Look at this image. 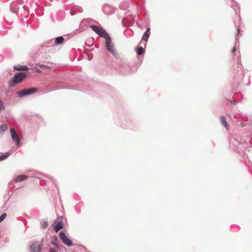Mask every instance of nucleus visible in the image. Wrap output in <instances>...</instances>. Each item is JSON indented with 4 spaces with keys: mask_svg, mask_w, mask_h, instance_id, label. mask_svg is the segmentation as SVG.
Returning <instances> with one entry per match:
<instances>
[{
    "mask_svg": "<svg viewBox=\"0 0 252 252\" xmlns=\"http://www.w3.org/2000/svg\"><path fill=\"white\" fill-rule=\"evenodd\" d=\"M27 74L25 72H16L11 80L9 81L8 85L10 87H13L16 84L21 82L26 78Z\"/></svg>",
    "mask_w": 252,
    "mask_h": 252,
    "instance_id": "nucleus-1",
    "label": "nucleus"
},
{
    "mask_svg": "<svg viewBox=\"0 0 252 252\" xmlns=\"http://www.w3.org/2000/svg\"><path fill=\"white\" fill-rule=\"evenodd\" d=\"M90 27L99 36L103 37L105 40L110 37L108 33L102 28L95 25H92Z\"/></svg>",
    "mask_w": 252,
    "mask_h": 252,
    "instance_id": "nucleus-2",
    "label": "nucleus"
},
{
    "mask_svg": "<svg viewBox=\"0 0 252 252\" xmlns=\"http://www.w3.org/2000/svg\"><path fill=\"white\" fill-rule=\"evenodd\" d=\"M106 47L107 50L110 52L116 58H119V55L115 49L114 46L112 43L110 37L105 40Z\"/></svg>",
    "mask_w": 252,
    "mask_h": 252,
    "instance_id": "nucleus-3",
    "label": "nucleus"
},
{
    "mask_svg": "<svg viewBox=\"0 0 252 252\" xmlns=\"http://www.w3.org/2000/svg\"><path fill=\"white\" fill-rule=\"evenodd\" d=\"M37 92V89L32 88L30 89H24L21 91L17 92V95L19 97L21 98L23 96L31 95Z\"/></svg>",
    "mask_w": 252,
    "mask_h": 252,
    "instance_id": "nucleus-4",
    "label": "nucleus"
},
{
    "mask_svg": "<svg viewBox=\"0 0 252 252\" xmlns=\"http://www.w3.org/2000/svg\"><path fill=\"white\" fill-rule=\"evenodd\" d=\"M59 237L63 243L68 247L71 246L72 245V241L68 239L65 233L63 231H61L59 233Z\"/></svg>",
    "mask_w": 252,
    "mask_h": 252,
    "instance_id": "nucleus-5",
    "label": "nucleus"
},
{
    "mask_svg": "<svg viewBox=\"0 0 252 252\" xmlns=\"http://www.w3.org/2000/svg\"><path fill=\"white\" fill-rule=\"evenodd\" d=\"M10 131L11 133V138L13 141L15 142V145L16 146H18L20 143V139L19 138V136L17 134L16 132L15 131V129L11 127L10 128Z\"/></svg>",
    "mask_w": 252,
    "mask_h": 252,
    "instance_id": "nucleus-6",
    "label": "nucleus"
},
{
    "mask_svg": "<svg viewBox=\"0 0 252 252\" xmlns=\"http://www.w3.org/2000/svg\"><path fill=\"white\" fill-rule=\"evenodd\" d=\"M103 12L107 15H111L114 12V8L108 5H105L103 6Z\"/></svg>",
    "mask_w": 252,
    "mask_h": 252,
    "instance_id": "nucleus-7",
    "label": "nucleus"
},
{
    "mask_svg": "<svg viewBox=\"0 0 252 252\" xmlns=\"http://www.w3.org/2000/svg\"><path fill=\"white\" fill-rule=\"evenodd\" d=\"M40 250V245L37 243H33L30 247L31 252H39Z\"/></svg>",
    "mask_w": 252,
    "mask_h": 252,
    "instance_id": "nucleus-8",
    "label": "nucleus"
},
{
    "mask_svg": "<svg viewBox=\"0 0 252 252\" xmlns=\"http://www.w3.org/2000/svg\"><path fill=\"white\" fill-rule=\"evenodd\" d=\"M28 178V176L25 175H20L15 177L13 180L16 183H18L26 180Z\"/></svg>",
    "mask_w": 252,
    "mask_h": 252,
    "instance_id": "nucleus-9",
    "label": "nucleus"
},
{
    "mask_svg": "<svg viewBox=\"0 0 252 252\" xmlns=\"http://www.w3.org/2000/svg\"><path fill=\"white\" fill-rule=\"evenodd\" d=\"M236 27L237 28V33H236V37H235V44L232 50V53L233 54L236 52V45H237V44L239 43L238 38L237 37V36H238V34L240 33V28L237 26H236Z\"/></svg>",
    "mask_w": 252,
    "mask_h": 252,
    "instance_id": "nucleus-10",
    "label": "nucleus"
},
{
    "mask_svg": "<svg viewBox=\"0 0 252 252\" xmlns=\"http://www.w3.org/2000/svg\"><path fill=\"white\" fill-rule=\"evenodd\" d=\"M63 227V223L62 221L58 222L55 224H53V228L56 232H58L60 229H62Z\"/></svg>",
    "mask_w": 252,
    "mask_h": 252,
    "instance_id": "nucleus-11",
    "label": "nucleus"
},
{
    "mask_svg": "<svg viewBox=\"0 0 252 252\" xmlns=\"http://www.w3.org/2000/svg\"><path fill=\"white\" fill-rule=\"evenodd\" d=\"M19 7L16 2H12L10 5V10L11 12L14 13L18 12Z\"/></svg>",
    "mask_w": 252,
    "mask_h": 252,
    "instance_id": "nucleus-12",
    "label": "nucleus"
},
{
    "mask_svg": "<svg viewBox=\"0 0 252 252\" xmlns=\"http://www.w3.org/2000/svg\"><path fill=\"white\" fill-rule=\"evenodd\" d=\"M220 122L224 125V127L227 130L228 129V126L224 116H221L220 119Z\"/></svg>",
    "mask_w": 252,
    "mask_h": 252,
    "instance_id": "nucleus-13",
    "label": "nucleus"
},
{
    "mask_svg": "<svg viewBox=\"0 0 252 252\" xmlns=\"http://www.w3.org/2000/svg\"><path fill=\"white\" fill-rule=\"evenodd\" d=\"M14 69L17 70H27L28 68L26 66H21L20 65H18L14 66Z\"/></svg>",
    "mask_w": 252,
    "mask_h": 252,
    "instance_id": "nucleus-14",
    "label": "nucleus"
},
{
    "mask_svg": "<svg viewBox=\"0 0 252 252\" xmlns=\"http://www.w3.org/2000/svg\"><path fill=\"white\" fill-rule=\"evenodd\" d=\"M64 38L63 36H59L56 38L55 42L57 45H60L63 43Z\"/></svg>",
    "mask_w": 252,
    "mask_h": 252,
    "instance_id": "nucleus-15",
    "label": "nucleus"
},
{
    "mask_svg": "<svg viewBox=\"0 0 252 252\" xmlns=\"http://www.w3.org/2000/svg\"><path fill=\"white\" fill-rule=\"evenodd\" d=\"M231 0V6L233 8L234 10L236 12L237 10H239V7L236 3V2L234 1L233 0Z\"/></svg>",
    "mask_w": 252,
    "mask_h": 252,
    "instance_id": "nucleus-16",
    "label": "nucleus"
},
{
    "mask_svg": "<svg viewBox=\"0 0 252 252\" xmlns=\"http://www.w3.org/2000/svg\"><path fill=\"white\" fill-rule=\"evenodd\" d=\"M8 129V127L6 125H0V133H2Z\"/></svg>",
    "mask_w": 252,
    "mask_h": 252,
    "instance_id": "nucleus-17",
    "label": "nucleus"
},
{
    "mask_svg": "<svg viewBox=\"0 0 252 252\" xmlns=\"http://www.w3.org/2000/svg\"><path fill=\"white\" fill-rule=\"evenodd\" d=\"M150 36V33L147 32H144L142 36V40L147 42L148 40V38Z\"/></svg>",
    "mask_w": 252,
    "mask_h": 252,
    "instance_id": "nucleus-18",
    "label": "nucleus"
},
{
    "mask_svg": "<svg viewBox=\"0 0 252 252\" xmlns=\"http://www.w3.org/2000/svg\"><path fill=\"white\" fill-rule=\"evenodd\" d=\"M136 52L138 55H141L142 54H143L144 53V50L143 47H139L136 50Z\"/></svg>",
    "mask_w": 252,
    "mask_h": 252,
    "instance_id": "nucleus-19",
    "label": "nucleus"
},
{
    "mask_svg": "<svg viewBox=\"0 0 252 252\" xmlns=\"http://www.w3.org/2000/svg\"><path fill=\"white\" fill-rule=\"evenodd\" d=\"M9 156V153L8 152L4 153L0 156V161H2L6 159Z\"/></svg>",
    "mask_w": 252,
    "mask_h": 252,
    "instance_id": "nucleus-20",
    "label": "nucleus"
},
{
    "mask_svg": "<svg viewBox=\"0 0 252 252\" xmlns=\"http://www.w3.org/2000/svg\"><path fill=\"white\" fill-rule=\"evenodd\" d=\"M23 8L25 11H26V13L25 14L24 16L25 18H27L29 16V7L26 5H24L23 6Z\"/></svg>",
    "mask_w": 252,
    "mask_h": 252,
    "instance_id": "nucleus-21",
    "label": "nucleus"
},
{
    "mask_svg": "<svg viewBox=\"0 0 252 252\" xmlns=\"http://www.w3.org/2000/svg\"><path fill=\"white\" fill-rule=\"evenodd\" d=\"M48 222L46 221H42L41 222V225L42 228H45L48 226Z\"/></svg>",
    "mask_w": 252,
    "mask_h": 252,
    "instance_id": "nucleus-22",
    "label": "nucleus"
},
{
    "mask_svg": "<svg viewBox=\"0 0 252 252\" xmlns=\"http://www.w3.org/2000/svg\"><path fill=\"white\" fill-rule=\"evenodd\" d=\"M73 10L75 12L79 13H81L83 11V9L81 7H74Z\"/></svg>",
    "mask_w": 252,
    "mask_h": 252,
    "instance_id": "nucleus-23",
    "label": "nucleus"
},
{
    "mask_svg": "<svg viewBox=\"0 0 252 252\" xmlns=\"http://www.w3.org/2000/svg\"><path fill=\"white\" fill-rule=\"evenodd\" d=\"M5 109V106L2 100H0V111Z\"/></svg>",
    "mask_w": 252,
    "mask_h": 252,
    "instance_id": "nucleus-24",
    "label": "nucleus"
},
{
    "mask_svg": "<svg viewBox=\"0 0 252 252\" xmlns=\"http://www.w3.org/2000/svg\"><path fill=\"white\" fill-rule=\"evenodd\" d=\"M7 215L6 213H3L0 217V222L3 221L6 218Z\"/></svg>",
    "mask_w": 252,
    "mask_h": 252,
    "instance_id": "nucleus-25",
    "label": "nucleus"
},
{
    "mask_svg": "<svg viewBox=\"0 0 252 252\" xmlns=\"http://www.w3.org/2000/svg\"><path fill=\"white\" fill-rule=\"evenodd\" d=\"M51 243L56 248H57V249H59L60 248V246L59 245L56 243V242H54V241H51Z\"/></svg>",
    "mask_w": 252,
    "mask_h": 252,
    "instance_id": "nucleus-26",
    "label": "nucleus"
},
{
    "mask_svg": "<svg viewBox=\"0 0 252 252\" xmlns=\"http://www.w3.org/2000/svg\"><path fill=\"white\" fill-rule=\"evenodd\" d=\"M49 252H58L57 251H56V250H55L54 249H53L52 248L49 249Z\"/></svg>",
    "mask_w": 252,
    "mask_h": 252,
    "instance_id": "nucleus-27",
    "label": "nucleus"
},
{
    "mask_svg": "<svg viewBox=\"0 0 252 252\" xmlns=\"http://www.w3.org/2000/svg\"><path fill=\"white\" fill-rule=\"evenodd\" d=\"M150 28H148L146 29V31H145V32H147V33H150Z\"/></svg>",
    "mask_w": 252,
    "mask_h": 252,
    "instance_id": "nucleus-28",
    "label": "nucleus"
},
{
    "mask_svg": "<svg viewBox=\"0 0 252 252\" xmlns=\"http://www.w3.org/2000/svg\"><path fill=\"white\" fill-rule=\"evenodd\" d=\"M54 239H55V241H58V238H57V236L54 235Z\"/></svg>",
    "mask_w": 252,
    "mask_h": 252,
    "instance_id": "nucleus-29",
    "label": "nucleus"
},
{
    "mask_svg": "<svg viewBox=\"0 0 252 252\" xmlns=\"http://www.w3.org/2000/svg\"><path fill=\"white\" fill-rule=\"evenodd\" d=\"M40 67L42 68V67H46V66L45 65H44V64H41L40 65Z\"/></svg>",
    "mask_w": 252,
    "mask_h": 252,
    "instance_id": "nucleus-30",
    "label": "nucleus"
},
{
    "mask_svg": "<svg viewBox=\"0 0 252 252\" xmlns=\"http://www.w3.org/2000/svg\"><path fill=\"white\" fill-rule=\"evenodd\" d=\"M232 103L233 104H236V101L234 100L232 102Z\"/></svg>",
    "mask_w": 252,
    "mask_h": 252,
    "instance_id": "nucleus-31",
    "label": "nucleus"
},
{
    "mask_svg": "<svg viewBox=\"0 0 252 252\" xmlns=\"http://www.w3.org/2000/svg\"><path fill=\"white\" fill-rule=\"evenodd\" d=\"M237 62H238V64H239V63H240V61L239 59H237Z\"/></svg>",
    "mask_w": 252,
    "mask_h": 252,
    "instance_id": "nucleus-32",
    "label": "nucleus"
},
{
    "mask_svg": "<svg viewBox=\"0 0 252 252\" xmlns=\"http://www.w3.org/2000/svg\"><path fill=\"white\" fill-rule=\"evenodd\" d=\"M23 3H24V2H23V1H22V2L20 3V4H23Z\"/></svg>",
    "mask_w": 252,
    "mask_h": 252,
    "instance_id": "nucleus-33",
    "label": "nucleus"
},
{
    "mask_svg": "<svg viewBox=\"0 0 252 252\" xmlns=\"http://www.w3.org/2000/svg\"><path fill=\"white\" fill-rule=\"evenodd\" d=\"M70 14H71V15H73L74 14L72 13V11L70 12Z\"/></svg>",
    "mask_w": 252,
    "mask_h": 252,
    "instance_id": "nucleus-34",
    "label": "nucleus"
},
{
    "mask_svg": "<svg viewBox=\"0 0 252 252\" xmlns=\"http://www.w3.org/2000/svg\"><path fill=\"white\" fill-rule=\"evenodd\" d=\"M237 17L238 19H240V17H239V15H238V16H237Z\"/></svg>",
    "mask_w": 252,
    "mask_h": 252,
    "instance_id": "nucleus-35",
    "label": "nucleus"
}]
</instances>
